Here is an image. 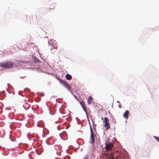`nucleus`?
<instances>
[{
	"mask_svg": "<svg viewBox=\"0 0 159 159\" xmlns=\"http://www.w3.org/2000/svg\"><path fill=\"white\" fill-rule=\"evenodd\" d=\"M106 149L108 153L107 155L110 157L111 159H124L123 154L121 153L117 156L115 155L114 152H110L113 148V144L112 143H105Z\"/></svg>",
	"mask_w": 159,
	"mask_h": 159,
	"instance_id": "1",
	"label": "nucleus"
},
{
	"mask_svg": "<svg viewBox=\"0 0 159 159\" xmlns=\"http://www.w3.org/2000/svg\"><path fill=\"white\" fill-rule=\"evenodd\" d=\"M0 67L4 68H10L13 67V64L10 61L0 63Z\"/></svg>",
	"mask_w": 159,
	"mask_h": 159,
	"instance_id": "2",
	"label": "nucleus"
},
{
	"mask_svg": "<svg viewBox=\"0 0 159 159\" xmlns=\"http://www.w3.org/2000/svg\"><path fill=\"white\" fill-rule=\"evenodd\" d=\"M103 127H105L107 130L110 128L109 120L108 118L105 117L104 118V121H103Z\"/></svg>",
	"mask_w": 159,
	"mask_h": 159,
	"instance_id": "3",
	"label": "nucleus"
},
{
	"mask_svg": "<svg viewBox=\"0 0 159 159\" xmlns=\"http://www.w3.org/2000/svg\"><path fill=\"white\" fill-rule=\"evenodd\" d=\"M60 82L63 85H64L65 87H66L67 89L70 90L71 88V87L70 85H69L64 80L61 79L60 78L58 79Z\"/></svg>",
	"mask_w": 159,
	"mask_h": 159,
	"instance_id": "4",
	"label": "nucleus"
},
{
	"mask_svg": "<svg viewBox=\"0 0 159 159\" xmlns=\"http://www.w3.org/2000/svg\"><path fill=\"white\" fill-rule=\"evenodd\" d=\"M91 135L90 136V140L89 143L91 144H93L94 142V134L93 133L92 129L91 127L90 128Z\"/></svg>",
	"mask_w": 159,
	"mask_h": 159,
	"instance_id": "5",
	"label": "nucleus"
},
{
	"mask_svg": "<svg viewBox=\"0 0 159 159\" xmlns=\"http://www.w3.org/2000/svg\"><path fill=\"white\" fill-rule=\"evenodd\" d=\"M80 102L84 110V111H86V106L84 102L83 101H80Z\"/></svg>",
	"mask_w": 159,
	"mask_h": 159,
	"instance_id": "6",
	"label": "nucleus"
},
{
	"mask_svg": "<svg viewBox=\"0 0 159 159\" xmlns=\"http://www.w3.org/2000/svg\"><path fill=\"white\" fill-rule=\"evenodd\" d=\"M129 112L128 111L126 110L125 111V112L123 114V116L125 119H127L128 116V114Z\"/></svg>",
	"mask_w": 159,
	"mask_h": 159,
	"instance_id": "7",
	"label": "nucleus"
},
{
	"mask_svg": "<svg viewBox=\"0 0 159 159\" xmlns=\"http://www.w3.org/2000/svg\"><path fill=\"white\" fill-rule=\"evenodd\" d=\"M52 46L53 47V48H57V45L56 42L54 41L52 42V43H50Z\"/></svg>",
	"mask_w": 159,
	"mask_h": 159,
	"instance_id": "8",
	"label": "nucleus"
},
{
	"mask_svg": "<svg viewBox=\"0 0 159 159\" xmlns=\"http://www.w3.org/2000/svg\"><path fill=\"white\" fill-rule=\"evenodd\" d=\"M93 100V98L91 96H90L88 99L87 102L88 104H90L91 103V101Z\"/></svg>",
	"mask_w": 159,
	"mask_h": 159,
	"instance_id": "9",
	"label": "nucleus"
},
{
	"mask_svg": "<svg viewBox=\"0 0 159 159\" xmlns=\"http://www.w3.org/2000/svg\"><path fill=\"white\" fill-rule=\"evenodd\" d=\"M66 79L68 80H70L72 78V76L69 74H67L66 75Z\"/></svg>",
	"mask_w": 159,
	"mask_h": 159,
	"instance_id": "10",
	"label": "nucleus"
},
{
	"mask_svg": "<svg viewBox=\"0 0 159 159\" xmlns=\"http://www.w3.org/2000/svg\"><path fill=\"white\" fill-rule=\"evenodd\" d=\"M83 159H89V156L87 155H86L84 157Z\"/></svg>",
	"mask_w": 159,
	"mask_h": 159,
	"instance_id": "11",
	"label": "nucleus"
},
{
	"mask_svg": "<svg viewBox=\"0 0 159 159\" xmlns=\"http://www.w3.org/2000/svg\"><path fill=\"white\" fill-rule=\"evenodd\" d=\"M55 7V4H53L51 5V7L50 8H51L52 9H54Z\"/></svg>",
	"mask_w": 159,
	"mask_h": 159,
	"instance_id": "12",
	"label": "nucleus"
},
{
	"mask_svg": "<svg viewBox=\"0 0 159 159\" xmlns=\"http://www.w3.org/2000/svg\"><path fill=\"white\" fill-rule=\"evenodd\" d=\"M154 138L158 142H159V138L156 137V136H154Z\"/></svg>",
	"mask_w": 159,
	"mask_h": 159,
	"instance_id": "13",
	"label": "nucleus"
},
{
	"mask_svg": "<svg viewBox=\"0 0 159 159\" xmlns=\"http://www.w3.org/2000/svg\"><path fill=\"white\" fill-rule=\"evenodd\" d=\"M32 19H33V16H30V17H29V19H30V22H31V20H32V21H33Z\"/></svg>",
	"mask_w": 159,
	"mask_h": 159,
	"instance_id": "14",
	"label": "nucleus"
},
{
	"mask_svg": "<svg viewBox=\"0 0 159 159\" xmlns=\"http://www.w3.org/2000/svg\"><path fill=\"white\" fill-rule=\"evenodd\" d=\"M36 60H35V61L38 63L40 62V61L39 59H38L37 58H36Z\"/></svg>",
	"mask_w": 159,
	"mask_h": 159,
	"instance_id": "15",
	"label": "nucleus"
},
{
	"mask_svg": "<svg viewBox=\"0 0 159 159\" xmlns=\"http://www.w3.org/2000/svg\"><path fill=\"white\" fill-rule=\"evenodd\" d=\"M118 106L119 108H121V104L120 103L119 104H118Z\"/></svg>",
	"mask_w": 159,
	"mask_h": 159,
	"instance_id": "16",
	"label": "nucleus"
},
{
	"mask_svg": "<svg viewBox=\"0 0 159 159\" xmlns=\"http://www.w3.org/2000/svg\"><path fill=\"white\" fill-rule=\"evenodd\" d=\"M117 102L119 103H120V102L119 101H117Z\"/></svg>",
	"mask_w": 159,
	"mask_h": 159,
	"instance_id": "17",
	"label": "nucleus"
},
{
	"mask_svg": "<svg viewBox=\"0 0 159 159\" xmlns=\"http://www.w3.org/2000/svg\"><path fill=\"white\" fill-rule=\"evenodd\" d=\"M67 157L68 158V159H70V157Z\"/></svg>",
	"mask_w": 159,
	"mask_h": 159,
	"instance_id": "18",
	"label": "nucleus"
}]
</instances>
